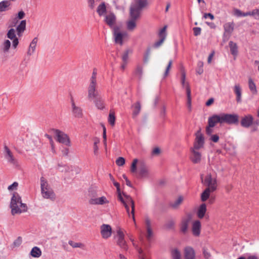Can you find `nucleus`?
<instances>
[{
  "label": "nucleus",
  "mask_w": 259,
  "mask_h": 259,
  "mask_svg": "<svg viewBox=\"0 0 259 259\" xmlns=\"http://www.w3.org/2000/svg\"><path fill=\"white\" fill-rule=\"evenodd\" d=\"M10 207L13 215L17 213H21L27 211L26 204L22 202L21 198L17 192H14L11 198Z\"/></svg>",
  "instance_id": "obj_1"
},
{
  "label": "nucleus",
  "mask_w": 259,
  "mask_h": 259,
  "mask_svg": "<svg viewBox=\"0 0 259 259\" xmlns=\"http://www.w3.org/2000/svg\"><path fill=\"white\" fill-rule=\"evenodd\" d=\"M118 199L123 204L126 211L130 216V206H131L132 210L131 214H132L133 220L136 224L135 218V203L132 197L127 195L123 194L122 195L120 193H119L117 196Z\"/></svg>",
  "instance_id": "obj_2"
},
{
  "label": "nucleus",
  "mask_w": 259,
  "mask_h": 259,
  "mask_svg": "<svg viewBox=\"0 0 259 259\" xmlns=\"http://www.w3.org/2000/svg\"><path fill=\"white\" fill-rule=\"evenodd\" d=\"M41 193L45 199L54 200L56 198L55 194L49 184L47 180L44 177H41L40 179Z\"/></svg>",
  "instance_id": "obj_3"
},
{
  "label": "nucleus",
  "mask_w": 259,
  "mask_h": 259,
  "mask_svg": "<svg viewBox=\"0 0 259 259\" xmlns=\"http://www.w3.org/2000/svg\"><path fill=\"white\" fill-rule=\"evenodd\" d=\"M116 234L115 236L116 244L121 248L126 250L128 248L126 241L125 240V235L124 230L120 227H117L116 230Z\"/></svg>",
  "instance_id": "obj_4"
},
{
  "label": "nucleus",
  "mask_w": 259,
  "mask_h": 259,
  "mask_svg": "<svg viewBox=\"0 0 259 259\" xmlns=\"http://www.w3.org/2000/svg\"><path fill=\"white\" fill-rule=\"evenodd\" d=\"M52 131L55 135V139L57 142L66 146H70V140L66 134L57 129H53Z\"/></svg>",
  "instance_id": "obj_5"
},
{
  "label": "nucleus",
  "mask_w": 259,
  "mask_h": 259,
  "mask_svg": "<svg viewBox=\"0 0 259 259\" xmlns=\"http://www.w3.org/2000/svg\"><path fill=\"white\" fill-rule=\"evenodd\" d=\"M202 182L207 187L206 188L215 191L217 189V181L215 177H212L211 175H207L204 180L201 178Z\"/></svg>",
  "instance_id": "obj_6"
},
{
  "label": "nucleus",
  "mask_w": 259,
  "mask_h": 259,
  "mask_svg": "<svg viewBox=\"0 0 259 259\" xmlns=\"http://www.w3.org/2000/svg\"><path fill=\"white\" fill-rule=\"evenodd\" d=\"M114 36L115 42L121 46L123 45V41L128 38V35L126 32H120L116 28L114 29Z\"/></svg>",
  "instance_id": "obj_7"
},
{
  "label": "nucleus",
  "mask_w": 259,
  "mask_h": 259,
  "mask_svg": "<svg viewBox=\"0 0 259 259\" xmlns=\"http://www.w3.org/2000/svg\"><path fill=\"white\" fill-rule=\"evenodd\" d=\"M220 116L222 123L234 124L238 121V117L236 115L223 113Z\"/></svg>",
  "instance_id": "obj_8"
},
{
  "label": "nucleus",
  "mask_w": 259,
  "mask_h": 259,
  "mask_svg": "<svg viewBox=\"0 0 259 259\" xmlns=\"http://www.w3.org/2000/svg\"><path fill=\"white\" fill-rule=\"evenodd\" d=\"M195 136L196 137L193 148H194L195 149H200L203 147L204 144V136L201 133L200 129L196 133Z\"/></svg>",
  "instance_id": "obj_9"
},
{
  "label": "nucleus",
  "mask_w": 259,
  "mask_h": 259,
  "mask_svg": "<svg viewBox=\"0 0 259 259\" xmlns=\"http://www.w3.org/2000/svg\"><path fill=\"white\" fill-rule=\"evenodd\" d=\"M96 87L97 83H94V82H90L88 89V98L89 100L92 101L100 96L96 90Z\"/></svg>",
  "instance_id": "obj_10"
},
{
  "label": "nucleus",
  "mask_w": 259,
  "mask_h": 259,
  "mask_svg": "<svg viewBox=\"0 0 259 259\" xmlns=\"http://www.w3.org/2000/svg\"><path fill=\"white\" fill-rule=\"evenodd\" d=\"M234 23L233 22H227L224 25V33L223 35L224 41H227L234 30Z\"/></svg>",
  "instance_id": "obj_11"
},
{
  "label": "nucleus",
  "mask_w": 259,
  "mask_h": 259,
  "mask_svg": "<svg viewBox=\"0 0 259 259\" xmlns=\"http://www.w3.org/2000/svg\"><path fill=\"white\" fill-rule=\"evenodd\" d=\"M100 233L103 239H107L112 235V228L109 225L103 224L100 227Z\"/></svg>",
  "instance_id": "obj_12"
},
{
  "label": "nucleus",
  "mask_w": 259,
  "mask_h": 259,
  "mask_svg": "<svg viewBox=\"0 0 259 259\" xmlns=\"http://www.w3.org/2000/svg\"><path fill=\"white\" fill-rule=\"evenodd\" d=\"M4 152L5 153V157L9 162L15 166H18V163L17 159L14 157L12 152L7 146H4Z\"/></svg>",
  "instance_id": "obj_13"
},
{
  "label": "nucleus",
  "mask_w": 259,
  "mask_h": 259,
  "mask_svg": "<svg viewBox=\"0 0 259 259\" xmlns=\"http://www.w3.org/2000/svg\"><path fill=\"white\" fill-rule=\"evenodd\" d=\"M199 150L195 149L194 148H192L190 150L191 155L190 158L194 163H198L201 161V154L199 151Z\"/></svg>",
  "instance_id": "obj_14"
},
{
  "label": "nucleus",
  "mask_w": 259,
  "mask_h": 259,
  "mask_svg": "<svg viewBox=\"0 0 259 259\" xmlns=\"http://www.w3.org/2000/svg\"><path fill=\"white\" fill-rule=\"evenodd\" d=\"M89 203L92 205H106L109 203V201L105 196L100 197L92 198L89 200Z\"/></svg>",
  "instance_id": "obj_15"
},
{
  "label": "nucleus",
  "mask_w": 259,
  "mask_h": 259,
  "mask_svg": "<svg viewBox=\"0 0 259 259\" xmlns=\"http://www.w3.org/2000/svg\"><path fill=\"white\" fill-rule=\"evenodd\" d=\"M132 54V50L131 49L125 50L121 55L122 63L121 65V68L122 70H124L126 68V65L128 61V56L130 54Z\"/></svg>",
  "instance_id": "obj_16"
},
{
  "label": "nucleus",
  "mask_w": 259,
  "mask_h": 259,
  "mask_svg": "<svg viewBox=\"0 0 259 259\" xmlns=\"http://www.w3.org/2000/svg\"><path fill=\"white\" fill-rule=\"evenodd\" d=\"M185 259H195V252L191 246H186L184 249Z\"/></svg>",
  "instance_id": "obj_17"
},
{
  "label": "nucleus",
  "mask_w": 259,
  "mask_h": 259,
  "mask_svg": "<svg viewBox=\"0 0 259 259\" xmlns=\"http://www.w3.org/2000/svg\"><path fill=\"white\" fill-rule=\"evenodd\" d=\"M145 225L147 231L146 239L148 242H150L153 236V232L151 227V222L149 218H147L145 219Z\"/></svg>",
  "instance_id": "obj_18"
},
{
  "label": "nucleus",
  "mask_w": 259,
  "mask_h": 259,
  "mask_svg": "<svg viewBox=\"0 0 259 259\" xmlns=\"http://www.w3.org/2000/svg\"><path fill=\"white\" fill-rule=\"evenodd\" d=\"M72 112L73 115L76 118H81L82 117V109L78 106H76L73 100H71Z\"/></svg>",
  "instance_id": "obj_19"
},
{
  "label": "nucleus",
  "mask_w": 259,
  "mask_h": 259,
  "mask_svg": "<svg viewBox=\"0 0 259 259\" xmlns=\"http://www.w3.org/2000/svg\"><path fill=\"white\" fill-rule=\"evenodd\" d=\"M201 225L199 221H195L192 225V231L195 236H199L200 234Z\"/></svg>",
  "instance_id": "obj_20"
},
{
  "label": "nucleus",
  "mask_w": 259,
  "mask_h": 259,
  "mask_svg": "<svg viewBox=\"0 0 259 259\" xmlns=\"http://www.w3.org/2000/svg\"><path fill=\"white\" fill-rule=\"evenodd\" d=\"M166 26H164L163 28H162L159 33V37L160 38V39L155 42L154 44V48H158L159 46H160L162 43L163 42L164 40L165 39L166 37V33H165V30H166Z\"/></svg>",
  "instance_id": "obj_21"
},
{
  "label": "nucleus",
  "mask_w": 259,
  "mask_h": 259,
  "mask_svg": "<svg viewBox=\"0 0 259 259\" xmlns=\"http://www.w3.org/2000/svg\"><path fill=\"white\" fill-rule=\"evenodd\" d=\"M141 11L136 6H132L130 10V18L137 20L140 17Z\"/></svg>",
  "instance_id": "obj_22"
},
{
  "label": "nucleus",
  "mask_w": 259,
  "mask_h": 259,
  "mask_svg": "<svg viewBox=\"0 0 259 259\" xmlns=\"http://www.w3.org/2000/svg\"><path fill=\"white\" fill-rule=\"evenodd\" d=\"M37 41L38 38L37 37H34L32 39L28 48V50L27 52V56H30L34 53L37 46Z\"/></svg>",
  "instance_id": "obj_23"
},
{
  "label": "nucleus",
  "mask_w": 259,
  "mask_h": 259,
  "mask_svg": "<svg viewBox=\"0 0 259 259\" xmlns=\"http://www.w3.org/2000/svg\"><path fill=\"white\" fill-rule=\"evenodd\" d=\"M217 123L222 124L220 115H214L208 118V124L210 126L214 127Z\"/></svg>",
  "instance_id": "obj_24"
},
{
  "label": "nucleus",
  "mask_w": 259,
  "mask_h": 259,
  "mask_svg": "<svg viewBox=\"0 0 259 259\" xmlns=\"http://www.w3.org/2000/svg\"><path fill=\"white\" fill-rule=\"evenodd\" d=\"M26 21L25 20L20 21L19 25L17 26L16 31L19 36H21L23 33L26 29Z\"/></svg>",
  "instance_id": "obj_25"
},
{
  "label": "nucleus",
  "mask_w": 259,
  "mask_h": 259,
  "mask_svg": "<svg viewBox=\"0 0 259 259\" xmlns=\"http://www.w3.org/2000/svg\"><path fill=\"white\" fill-rule=\"evenodd\" d=\"M105 21L107 25L112 27L115 23V16L113 13H110L105 16Z\"/></svg>",
  "instance_id": "obj_26"
},
{
  "label": "nucleus",
  "mask_w": 259,
  "mask_h": 259,
  "mask_svg": "<svg viewBox=\"0 0 259 259\" xmlns=\"http://www.w3.org/2000/svg\"><path fill=\"white\" fill-rule=\"evenodd\" d=\"M137 20L130 19L126 22V28L130 31H133L137 27Z\"/></svg>",
  "instance_id": "obj_27"
},
{
  "label": "nucleus",
  "mask_w": 259,
  "mask_h": 259,
  "mask_svg": "<svg viewBox=\"0 0 259 259\" xmlns=\"http://www.w3.org/2000/svg\"><path fill=\"white\" fill-rule=\"evenodd\" d=\"M206 211V206L205 203H203L199 206L197 211V216L199 219H202Z\"/></svg>",
  "instance_id": "obj_28"
},
{
  "label": "nucleus",
  "mask_w": 259,
  "mask_h": 259,
  "mask_svg": "<svg viewBox=\"0 0 259 259\" xmlns=\"http://www.w3.org/2000/svg\"><path fill=\"white\" fill-rule=\"evenodd\" d=\"M133 117L135 118L136 117L140 112L141 111V104L139 102H136L134 105L133 106Z\"/></svg>",
  "instance_id": "obj_29"
},
{
  "label": "nucleus",
  "mask_w": 259,
  "mask_h": 259,
  "mask_svg": "<svg viewBox=\"0 0 259 259\" xmlns=\"http://www.w3.org/2000/svg\"><path fill=\"white\" fill-rule=\"evenodd\" d=\"M139 173L141 177H147L149 175V170L146 166L144 164H142L139 168Z\"/></svg>",
  "instance_id": "obj_30"
},
{
  "label": "nucleus",
  "mask_w": 259,
  "mask_h": 259,
  "mask_svg": "<svg viewBox=\"0 0 259 259\" xmlns=\"http://www.w3.org/2000/svg\"><path fill=\"white\" fill-rule=\"evenodd\" d=\"M30 255L34 257H39L41 255V251L39 247H33L30 251Z\"/></svg>",
  "instance_id": "obj_31"
},
{
  "label": "nucleus",
  "mask_w": 259,
  "mask_h": 259,
  "mask_svg": "<svg viewBox=\"0 0 259 259\" xmlns=\"http://www.w3.org/2000/svg\"><path fill=\"white\" fill-rule=\"evenodd\" d=\"M11 3L10 1H3L0 2V12L6 11L9 10Z\"/></svg>",
  "instance_id": "obj_32"
},
{
  "label": "nucleus",
  "mask_w": 259,
  "mask_h": 259,
  "mask_svg": "<svg viewBox=\"0 0 259 259\" xmlns=\"http://www.w3.org/2000/svg\"><path fill=\"white\" fill-rule=\"evenodd\" d=\"M183 201V197L179 196L178 198L173 202L170 203V206L173 209H177Z\"/></svg>",
  "instance_id": "obj_33"
},
{
  "label": "nucleus",
  "mask_w": 259,
  "mask_h": 259,
  "mask_svg": "<svg viewBox=\"0 0 259 259\" xmlns=\"http://www.w3.org/2000/svg\"><path fill=\"white\" fill-rule=\"evenodd\" d=\"M213 192V191H211L207 188H206L201 195V200L202 201H206L209 198L210 193Z\"/></svg>",
  "instance_id": "obj_34"
},
{
  "label": "nucleus",
  "mask_w": 259,
  "mask_h": 259,
  "mask_svg": "<svg viewBox=\"0 0 259 259\" xmlns=\"http://www.w3.org/2000/svg\"><path fill=\"white\" fill-rule=\"evenodd\" d=\"M97 12L100 16L104 15L106 12V7L104 3H102L97 8Z\"/></svg>",
  "instance_id": "obj_35"
},
{
  "label": "nucleus",
  "mask_w": 259,
  "mask_h": 259,
  "mask_svg": "<svg viewBox=\"0 0 259 259\" xmlns=\"http://www.w3.org/2000/svg\"><path fill=\"white\" fill-rule=\"evenodd\" d=\"M229 46L230 48V51L231 54L234 56H236L238 53V48L236 43L231 41L229 42Z\"/></svg>",
  "instance_id": "obj_36"
},
{
  "label": "nucleus",
  "mask_w": 259,
  "mask_h": 259,
  "mask_svg": "<svg viewBox=\"0 0 259 259\" xmlns=\"http://www.w3.org/2000/svg\"><path fill=\"white\" fill-rule=\"evenodd\" d=\"M234 92L237 96V102H241V89L239 85H235L234 87Z\"/></svg>",
  "instance_id": "obj_37"
},
{
  "label": "nucleus",
  "mask_w": 259,
  "mask_h": 259,
  "mask_svg": "<svg viewBox=\"0 0 259 259\" xmlns=\"http://www.w3.org/2000/svg\"><path fill=\"white\" fill-rule=\"evenodd\" d=\"M94 103L98 109H102L104 107L103 100L101 96L95 99Z\"/></svg>",
  "instance_id": "obj_38"
},
{
  "label": "nucleus",
  "mask_w": 259,
  "mask_h": 259,
  "mask_svg": "<svg viewBox=\"0 0 259 259\" xmlns=\"http://www.w3.org/2000/svg\"><path fill=\"white\" fill-rule=\"evenodd\" d=\"M11 47V42L9 40H5L2 44V49L4 53L8 52Z\"/></svg>",
  "instance_id": "obj_39"
},
{
  "label": "nucleus",
  "mask_w": 259,
  "mask_h": 259,
  "mask_svg": "<svg viewBox=\"0 0 259 259\" xmlns=\"http://www.w3.org/2000/svg\"><path fill=\"white\" fill-rule=\"evenodd\" d=\"M189 222V219H184L182 221L181 230L183 233H185L187 231Z\"/></svg>",
  "instance_id": "obj_40"
},
{
  "label": "nucleus",
  "mask_w": 259,
  "mask_h": 259,
  "mask_svg": "<svg viewBox=\"0 0 259 259\" xmlns=\"http://www.w3.org/2000/svg\"><path fill=\"white\" fill-rule=\"evenodd\" d=\"M115 113L113 111L110 110L108 117V122L112 126H113L115 124Z\"/></svg>",
  "instance_id": "obj_41"
},
{
  "label": "nucleus",
  "mask_w": 259,
  "mask_h": 259,
  "mask_svg": "<svg viewBox=\"0 0 259 259\" xmlns=\"http://www.w3.org/2000/svg\"><path fill=\"white\" fill-rule=\"evenodd\" d=\"M186 94L187 97V103L189 107L191 106V89L189 84H186Z\"/></svg>",
  "instance_id": "obj_42"
},
{
  "label": "nucleus",
  "mask_w": 259,
  "mask_h": 259,
  "mask_svg": "<svg viewBox=\"0 0 259 259\" xmlns=\"http://www.w3.org/2000/svg\"><path fill=\"white\" fill-rule=\"evenodd\" d=\"M171 255L173 259H181V252L177 248H175L171 251Z\"/></svg>",
  "instance_id": "obj_43"
},
{
  "label": "nucleus",
  "mask_w": 259,
  "mask_h": 259,
  "mask_svg": "<svg viewBox=\"0 0 259 259\" xmlns=\"http://www.w3.org/2000/svg\"><path fill=\"white\" fill-rule=\"evenodd\" d=\"M7 37L11 40L16 38V30L14 28H11L7 34Z\"/></svg>",
  "instance_id": "obj_44"
},
{
  "label": "nucleus",
  "mask_w": 259,
  "mask_h": 259,
  "mask_svg": "<svg viewBox=\"0 0 259 259\" xmlns=\"http://www.w3.org/2000/svg\"><path fill=\"white\" fill-rule=\"evenodd\" d=\"M252 123V117L250 116L244 117V126L248 127Z\"/></svg>",
  "instance_id": "obj_45"
},
{
  "label": "nucleus",
  "mask_w": 259,
  "mask_h": 259,
  "mask_svg": "<svg viewBox=\"0 0 259 259\" xmlns=\"http://www.w3.org/2000/svg\"><path fill=\"white\" fill-rule=\"evenodd\" d=\"M100 143V140L98 138H95L94 140V154L97 155L98 154V145Z\"/></svg>",
  "instance_id": "obj_46"
},
{
  "label": "nucleus",
  "mask_w": 259,
  "mask_h": 259,
  "mask_svg": "<svg viewBox=\"0 0 259 259\" xmlns=\"http://www.w3.org/2000/svg\"><path fill=\"white\" fill-rule=\"evenodd\" d=\"M147 5V2L146 0H138L137 1V5H136L137 8L140 9V10H142L143 8L146 7Z\"/></svg>",
  "instance_id": "obj_47"
},
{
  "label": "nucleus",
  "mask_w": 259,
  "mask_h": 259,
  "mask_svg": "<svg viewBox=\"0 0 259 259\" xmlns=\"http://www.w3.org/2000/svg\"><path fill=\"white\" fill-rule=\"evenodd\" d=\"M248 85H249V88L250 91L253 94H255L256 93L255 84L251 79H249V80Z\"/></svg>",
  "instance_id": "obj_48"
},
{
  "label": "nucleus",
  "mask_w": 259,
  "mask_h": 259,
  "mask_svg": "<svg viewBox=\"0 0 259 259\" xmlns=\"http://www.w3.org/2000/svg\"><path fill=\"white\" fill-rule=\"evenodd\" d=\"M25 16V13L23 11H20L17 14V17L14 19V21H16L15 24L17 23L19 20L22 19Z\"/></svg>",
  "instance_id": "obj_49"
},
{
  "label": "nucleus",
  "mask_w": 259,
  "mask_h": 259,
  "mask_svg": "<svg viewBox=\"0 0 259 259\" xmlns=\"http://www.w3.org/2000/svg\"><path fill=\"white\" fill-rule=\"evenodd\" d=\"M172 64V61L171 60H170L169 61L168 64L166 67L165 70L164 75H163L164 77H166V76H168V75L169 74V70L171 67Z\"/></svg>",
  "instance_id": "obj_50"
},
{
  "label": "nucleus",
  "mask_w": 259,
  "mask_h": 259,
  "mask_svg": "<svg viewBox=\"0 0 259 259\" xmlns=\"http://www.w3.org/2000/svg\"><path fill=\"white\" fill-rule=\"evenodd\" d=\"M186 79V73L184 71L182 72L181 73V84L184 88L186 89V84H189V83L185 81Z\"/></svg>",
  "instance_id": "obj_51"
},
{
  "label": "nucleus",
  "mask_w": 259,
  "mask_h": 259,
  "mask_svg": "<svg viewBox=\"0 0 259 259\" xmlns=\"http://www.w3.org/2000/svg\"><path fill=\"white\" fill-rule=\"evenodd\" d=\"M137 163H138V159H134L133 161V162H132V164L131 165V170L132 172H136Z\"/></svg>",
  "instance_id": "obj_52"
},
{
  "label": "nucleus",
  "mask_w": 259,
  "mask_h": 259,
  "mask_svg": "<svg viewBox=\"0 0 259 259\" xmlns=\"http://www.w3.org/2000/svg\"><path fill=\"white\" fill-rule=\"evenodd\" d=\"M69 244L71 245L73 248H76V247H82L83 246V244L81 243H76L72 241H69Z\"/></svg>",
  "instance_id": "obj_53"
},
{
  "label": "nucleus",
  "mask_w": 259,
  "mask_h": 259,
  "mask_svg": "<svg viewBox=\"0 0 259 259\" xmlns=\"http://www.w3.org/2000/svg\"><path fill=\"white\" fill-rule=\"evenodd\" d=\"M116 163L118 166H122L125 163V159L124 158L120 157L116 160Z\"/></svg>",
  "instance_id": "obj_54"
},
{
  "label": "nucleus",
  "mask_w": 259,
  "mask_h": 259,
  "mask_svg": "<svg viewBox=\"0 0 259 259\" xmlns=\"http://www.w3.org/2000/svg\"><path fill=\"white\" fill-rule=\"evenodd\" d=\"M232 14L234 16L236 17H241L243 15L240 10L236 8L233 9Z\"/></svg>",
  "instance_id": "obj_55"
},
{
  "label": "nucleus",
  "mask_w": 259,
  "mask_h": 259,
  "mask_svg": "<svg viewBox=\"0 0 259 259\" xmlns=\"http://www.w3.org/2000/svg\"><path fill=\"white\" fill-rule=\"evenodd\" d=\"M210 140L214 143H217L219 140V136L217 135H212L210 136Z\"/></svg>",
  "instance_id": "obj_56"
},
{
  "label": "nucleus",
  "mask_w": 259,
  "mask_h": 259,
  "mask_svg": "<svg viewBox=\"0 0 259 259\" xmlns=\"http://www.w3.org/2000/svg\"><path fill=\"white\" fill-rule=\"evenodd\" d=\"M249 15H252L255 17L259 16V10H254L253 11H252L251 14L250 13L245 14L244 13V16Z\"/></svg>",
  "instance_id": "obj_57"
},
{
  "label": "nucleus",
  "mask_w": 259,
  "mask_h": 259,
  "mask_svg": "<svg viewBox=\"0 0 259 259\" xmlns=\"http://www.w3.org/2000/svg\"><path fill=\"white\" fill-rule=\"evenodd\" d=\"M212 126H210L208 124V126L206 127V133L208 136L212 135V133L213 132V128Z\"/></svg>",
  "instance_id": "obj_58"
},
{
  "label": "nucleus",
  "mask_w": 259,
  "mask_h": 259,
  "mask_svg": "<svg viewBox=\"0 0 259 259\" xmlns=\"http://www.w3.org/2000/svg\"><path fill=\"white\" fill-rule=\"evenodd\" d=\"M138 252L140 254L139 259H150L148 257L143 254V250L141 248L138 249Z\"/></svg>",
  "instance_id": "obj_59"
},
{
  "label": "nucleus",
  "mask_w": 259,
  "mask_h": 259,
  "mask_svg": "<svg viewBox=\"0 0 259 259\" xmlns=\"http://www.w3.org/2000/svg\"><path fill=\"white\" fill-rule=\"evenodd\" d=\"M194 34L195 36H198L200 34L201 29L200 27H194L193 28Z\"/></svg>",
  "instance_id": "obj_60"
},
{
  "label": "nucleus",
  "mask_w": 259,
  "mask_h": 259,
  "mask_svg": "<svg viewBox=\"0 0 259 259\" xmlns=\"http://www.w3.org/2000/svg\"><path fill=\"white\" fill-rule=\"evenodd\" d=\"M18 186V183L17 182H14L12 185H10L8 187V189L9 190H13L16 189Z\"/></svg>",
  "instance_id": "obj_61"
},
{
  "label": "nucleus",
  "mask_w": 259,
  "mask_h": 259,
  "mask_svg": "<svg viewBox=\"0 0 259 259\" xmlns=\"http://www.w3.org/2000/svg\"><path fill=\"white\" fill-rule=\"evenodd\" d=\"M22 243V239L21 237H18L13 242V245L15 246H19Z\"/></svg>",
  "instance_id": "obj_62"
},
{
  "label": "nucleus",
  "mask_w": 259,
  "mask_h": 259,
  "mask_svg": "<svg viewBox=\"0 0 259 259\" xmlns=\"http://www.w3.org/2000/svg\"><path fill=\"white\" fill-rule=\"evenodd\" d=\"M175 222L173 221H170L165 225V227L166 228L170 229L173 228Z\"/></svg>",
  "instance_id": "obj_63"
},
{
  "label": "nucleus",
  "mask_w": 259,
  "mask_h": 259,
  "mask_svg": "<svg viewBox=\"0 0 259 259\" xmlns=\"http://www.w3.org/2000/svg\"><path fill=\"white\" fill-rule=\"evenodd\" d=\"M13 42H12V47L14 48V49H16L18 45V44H19V40H18V39L17 37L13 39Z\"/></svg>",
  "instance_id": "obj_64"
}]
</instances>
